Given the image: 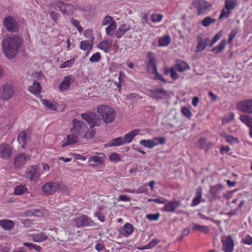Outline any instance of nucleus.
<instances>
[{"label": "nucleus", "mask_w": 252, "mask_h": 252, "mask_svg": "<svg viewBox=\"0 0 252 252\" xmlns=\"http://www.w3.org/2000/svg\"><path fill=\"white\" fill-rule=\"evenodd\" d=\"M32 237L33 241L38 243L45 241L48 238L47 235L43 232L33 234L32 235Z\"/></svg>", "instance_id": "2f4dec72"}, {"label": "nucleus", "mask_w": 252, "mask_h": 252, "mask_svg": "<svg viewBox=\"0 0 252 252\" xmlns=\"http://www.w3.org/2000/svg\"><path fill=\"white\" fill-rule=\"evenodd\" d=\"M28 189L26 185H20L17 186L14 188V193L15 195H21L26 192Z\"/></svg>", "instance_id": "ea45409f"}, {"label": "nucleus", "mask_w": 252, "mask_h": 252, "mask_svg": "<svg viewBox=\"0 0 252 252\" xmlns=\"http://www.w3.org/2000/svg\"><path fill=\"white\" fill-rule=\"evenodd\" d=\"M234 118V114L233 113H230L224 116L222 119V124L227 123L233 120Z\"/></svg>", "instance_id": "5fc2aeb1"}, {"label": "nucleus", "mask_w": 252, "mask_h": 252, "mask_svg": "<svg viewBox=\"0 0 252 252\" xmlns=\"http://www.w3.org/2000/svg\"><path fill=\"white\" fill-rule=\"evenodd\" d=\"M130 29V26L128 24H122L120 25L116 32V37L118 38H121L127 32L129 31Z\"/></svg>", "instance_id": "393cba45"}, {"label": "nucleus", "mask_w": 252, "mask_h": 252, "mask_svg": "<svg viewBox=\"0 0 252 252\" xmlns=\"http://www.w3.org/2000/svg\"><path fill=\"white\" fill-rule=\"evenodd\" d=\"M240 120L245 124L250 129L252 128V118L247 115H240Z\"/></svg>", "instance_id": "7c9ffc66"}, {"label": "nucleus", "mask_w": 252, "mask_h": 252, "mask_svg": "<svg viewBox=\"0 0 252 252\" xmlns=\"http://www.w3.org/2000/svg\"><path fill=\"white\" fill-rule=\"evenodd\" d=\"M167 199L162 197H159L155 199H148V202H154L158 204H164L166 203Z\"/></svg>", "instance_id": "052dcab7"}, {"label": "nucleus", "mask_w": 252, "mask_h": 252, "mask_svg": "<svg viewBox=\"0 0 252 252\" xmlns=\"http://www.w3.org/2000/svg\"><path fill=\"white\" fill-rule=\"evenodd\" d=\"M173 66L176 72H177V71L183 72L186 70L189 69V64L185 61L182 60L177 61Z\"/></svg>", "instance_id": "5701e85b"}, {"label": "nucleus", "mask_w": 252, "mask_h": 252, "mask_svg": "<svg viewBox=\"0 0 252 252\" xmlns=\"http://www.w3.org/2000/svg\"><path fill=\"white\" fill-rule=\"evenodd\" d=\"M181 113L188 119H190L192 116V114L189 107L187 106L182 107L181 110Z\"/></svg>", "instance_id": "c03bdc74"}, {"label": "nucleus", "mask_w": 252, "mask_h": 252, "mask_svg": "<svg viewBox=\"0 0 252 252\" xmlns=\"http://www.w3.org/2000/svg\"><path fill=\"white\" fill-rule=\"evenodd\" d=\"M109 145L111 147H114L125 145V143L122 137H118L112 139Z\"/></svg>", "instance_id": "c9c22d12"}, {"label": "nucleus", "mask_w": 252, "mask_h": 252, "mask_svg": "<svg viewBox=\"0 0 252 252\" xmlns=\"http://www.w3.org/2000/svg\"><path fill=\"white\" fill-rule=\"evenodd\" d=\"M82 119L87 122L91 129L95 126H100L101 122L95 113L92 112H87L81 114Z\"/></svg>", "instance_id": "0eeeda50"}, {"label": "nucleus", "mask_w": 252, "mask_h": 252, "mask_svg": "<svg viewBox=\"0 0 252 252\" xmlns=\"http://www.w3.org/2000/svg\"><path fill=\"white\" fill-rule=\"evenodd\" d=\"M3 24L6 29L10 32H15L17 30L16 21L11 16L5 17L3 20Z\"/></svg>", "instance_id": "dca6fc26"}, {"label": "nucleus", "mask_w": 252, "mask_h": 252, "mask_svg": "<svg viewBox=\"0 0 252 252\" xmlns=\"http://www.w3.org/2000/svg\"><path fill=\"white\" fill-rule=\"evenodd\" d=\"M163 73L165 75L170 74L172 79H178L179 77L178 73L175 71L173 66L171 68H169L167 66H164L163 68Z\"/></svg>", "instance_id": "c756f323"}, {"label": "nucleus", "mask_w": 252, "mask_h": 252, "mask_svg": "<svg viewBox=\"0 0 252 252\" xmlns=\"http://www.w3.org/2000/svg\"><path fill=\"white\" fill-rule=\"evenodd\" d=\"M192 229L194 231H199L207 234L209 232L208 226L201 225L198 224L193 223L192 224Z\"/></svg>", "instance_id": "72a5a7b5"}, {"label": "nucleus", "mask_w": 252, "mask_h": 252, "mask_svg": "<svg viewBox=\"0 0 252 252\" xmlns=\"http://www.w3.org/2000/svg\"><path fill=\"white\" fill-rule=\"evenodd\" d=\"M237 109L239 111L252 114V99L242 101L238 103Z\"/></svg>", "instance_id": "4468645a"}, {"label": "nucleus", "mask_w": 252, "mask_h": 252, "mask_svg": "<svg viewBox=\"0 0 252 252\" xmlns=\"http://www.w3.org/2000/svg\"><path fill=\"white\" fill-rule=\"evenodd\" d=\"M80 48L83 51H87L90 49V42L87 40L81 41Z\"/></svg>", "instance_id": "6e6d98bb"}, {"label": "nucleus", "mask_w": 252, "mask_h": 252, "mask_svg": "<svg viewBox=\"0 0 252 252\" xmlns=\"http://www.w3.org/2000/svg\"><path fill=\"white\" fill-rule=\"evenodd\" d=\"M24 246L28 247L30 251L32 250V249L36 250L37 252H40L41 250V247L37 245L29 243V242H25L23 244Z\"/></svg>", "instance_id": "8fccbe9b"}, {"label": "nucleus", "mask_w": 252, "mask_h": 252, "mask_svg": "<svg viewBox=\"0 0 252 252\" xmlns=\"http://www.w3.org/2000/svg\"><path fill=\"white\" fill-rule=\"evenodd\" d=\"M222 245V250L224 252H233L234 243L230 235L222 236L220 238Z\"/></svg>", "instance_id": "9b49d317"}, {"label": "nucleus", "mask_w": 252, "mask_h": 252, "mask_svg": "<svg viewBox=\"0 0 252 252\" xmlns=\"http://www.w3.org/2000/svg\"><path fill=\"white\" fill-rule=\"evenodd\" d=\"M79 137L75 134L71 133L64 137L61 142L62 146L64 147L67 145L78 143Z\"/></svg>", "instance_id": "a211bd4d"}, {"label": "nucleus", "mask_w": 252, "mask_h": 252, "mask_svg": "<svg viewBox=\"0 0 252 252\" xmlns=\"http://www.w3.org/2000/svg\"><path fill=\"white\" fill-rule=\"evenodd\" d=\"M226 45V41L225 40H222L220 44L217 46L215 47H214L212 49V52L216 51L217 53H219L222 51V50L224 49Z\"/></svg>", "instance_id": "49530a36"}, {"label": "nucleus", "mask_w": 252, "mask_h": 252, "mask_svg": "<svg viewBox=\"0 0 252 252\" xmlns=\"http://www.w3.org/2000/svg\"><path fill=\"white\" fill-rule=\"evenodd\" d=\"M222 33L221 32H218L216 33L214 36L212 40L210 42L209 46L210 47L212 46L216 42H217L221 37Z\"/></svg>", "instance_id": "0e129e2a"}, {"label": "nucleus", "mask_w": 252, "mask_h": 252, "mask_svg": "<svg viewBox=\"0 0 252 252\" xmlns=\"http://www.w3.org/2000/svg\"><path fill=\"white\" fill-rule=\"evenodd\" d=\"M220 135L224 138L226 142L230 145L238 144L240 142V140L237 137L232 136L227 134L226 133H220Z\"/></svg>", "instance_id": "cd10ccee"}, {"label": "nucleus", "mask_w": 252, "mask_h": 252, "mask_svg": "<svg viewBox=\"0 0 252 252\" xmlns=\"http://www.w3.org/2000/svg\"><path fill=\"white\" fill-rule=\"evenodd\" d=\"M50 15L52 20L56 23L57 22V21L60 16L59 13L53 11L50 13Z\"/></svg>", "instance_id": "338daca9"}, {"label": "nucleus", "mask_w": 252, "mask_h": 252, "mask_svg": "<svg viewBox=\"0 0 252 252\" xmlns=\"http://www.w3.org/2000/svg\"><path fill=\"white\" fill-rule=\"evenodd\" d=\"M163 18V15L161 14H153L151 16V20L154 23L160 22Z\"/></svg>", "instance_id": "bf43d9fd"}, {"label": "nucleus", "mask_w": 252, "mask_h": 252, "mask_svg": "<svg viewBox=\"0 0 252 252\" xmlns=\"http://www.w3.org/2000/svg\"><path fill=\"white\" fill-rule=\"evenodd\" d=\"M109 160L114 162L121 161L122 159L120 155L117 153H112L109 156Z\"/></svg>", "instance_id": "603ef678"}, {"label": "nucleus", "mask_w": 252, "mask_h": 252, "mask_svg": "<svg viewBox=\"0 0 252 252\" xmlns=\"http://www.w3.org/2000/svg\"><path fill=\"white\" fill-rule=\"evenodd\" d=\"M42 174V172L38 165H31L26 171L25 177L31 181L36 182Z\"/></svg>", "instance_id": "6e6552de"}, {"label": "nucleus", "mask_w": 252, "mask_h": 252, "mask_svg": "<svg viewBox=\"0 0 252 252\" xmlns=\"http://www.w3.org/2000/svg\"><path fill=\"white\" fill-rule=\"evenodd\" d=\"M75 59L72 58L70 60H67L60 65L61 68H65L71 67L75 63Z\"/></svg>", "instance_id": "09e8293b"}, {"label": "nucleus", "mask_w": 252, "mask_h": 252, "mask_svg": "<svg viewBox=\"0 0 252 252\" xmlns=\"http://www.w3.org/2000/svg\"><path fill=\"white\" fill-rule=\"evenodd\" d=\"M72 7L73 6L70 3L64 1H60L58 2L55 9L60 10L63 14L65 15L67 14Z\"/></svg>", "instance_id": "aec40b11"}, {"label": "nucleus", "mask_w": 252, "mask_h": 252, "mask_svg": "<svg viewBox=\"0 0 252 252\" xmlns=\"http://www.w3.org/2000/svg\"><path fill=\"white\" fill-rule=\"evenodd\" d=\"M155 141V143L157 144V146L158 144H164L166 142V138L165 137H155L153 139Z\"/></svg>", "instance_id": "69168bd1"}, {"label": "nucleus", "mask_w": 252, "mask_h": 252, "mask_svg": "<svg viewBox=\"0 0 252 252\" xmlns=\"http://www.w3.org/2000/svg\"><path fill=\"white\" fill-rule=\"evenodd\" d=\"M238 5V0H225L224 5L221 10L219 20H220L223 18H228L231 11L234 9Z\"/></svg>", "instance_id": "39448f33"}, {"label": "nucleus", "mask_w": 252, "mask_h": 252, "mask_svg": "<svg viewBox=\"0 0 252 252\" xmlns=\"http://www.w3.org/2000/svg\"><path fill=\"white\" fill-rule=\"evenodd\" d=\"M216 21V19L211 18L210 16H207L203 19L201 21V24L205 27H208L210 25L215 23Z\"/></svg>", "instance_id": "79ce46f5"}, {"label": "nucleus", "mask_w": 252, "mask_h": 252, "mask_svg": "<svg viewBox=\"0 0 252 252\" xmlns=\"http://www.w3.org/2000/svg\"><path fill=\"white\" fill-rule=\"evenodd\" d=\"M146 67L148 71L150 73L155 74L157 77H159L158 73L156 64H152L149 63H147Z\"/></svg>", "instance_id": "e433bc0d"}, {"label": "nucleus", "mask_w": 252, "mask_h": 252, "mask_svg": "<svg viewBox=\"0 0 252 252\" xmlns=\"http://www.w3.org/2000/svg\"><path fill=\"white\" fill-rule=\"evenodd\" d=\"M42 90L40 84L34 80L32 85L29 86L28 90L32 94L37 95L39 94Z\"/></svg>", "instance_id": "c85d7f7f"}, {"label": "nucleus", "mask_w": 252, "mask_h": 252, "mask_svg": "<svg viewBox=\"0 0 252 252\" xmlns=\"http://www.w3.org/2000/svg\"><path fill=\"white\" fill-rule=\"evenodd\" d=\"M42 190L46 194L51 195L57 192L66 193L68 187L62 182L50 181L41 186Z\"/></svg>", "instance_id": "7ed1b4c3"}, {"label": "nucleus", "mask_w": 252, "mask_h": 252, "mask_svg": "<svg viewBox=\"0 0 252 252\" xmlns=\"http://www.w3.org/2000/svg\"><path fill=\"white\" fill-rule=\"evenodd\" d=\"M22 43V38L18 36H8L3 39L1 42L3 54L8 58H14Z\"/></svg>", "instance_id": "f257e3e1"}, {"label": "nucleus", "mask_w": 252, "mask_h": 252, "mask_svg": "<svg viewBox=\"0 0 252 252\" xmlns=\"http://www.w3.org/2000/svg\"><path fill=\"white\" fill-rule=\"evenodd\" d=\"M112 46V40L110 39H104L97 45V47L105 53H108L111 51Z\"/></svg>", "instance_id": "6ab92c4d"}, {"label": "nucleus", "mask_w": 252, "mask_h": 252, "mask_svg": "<svg viewBox=\"0 0 252 252\" xmlns=\"http://www.w3.org/2000/svg\"><path fill=\"white\" fill-rule=\"evenodd\" d=\"M160 217L159 213H158L156 214H149L146 216V218L150 220H158Z\"/></svg>", "instance_id": "e2e57ef3"}, {"label": "nucleus", "mask_w": 252, "mask_h": 252, "mask_svg": "<svg viewBox=\"0 0 252 252\" xmlns=\"http://www.w3.org/2000/svg\"><path fill=\"white\" fill-rule=\"evenodd\" d=\"M242 241L245 244L249 245L252 244V238L249 235L246 236L245 237L242 239Z\"/></svg>", "instance_id": "774afa93"}, {"label": "nucleus", "mask_w": 252, "mask_h": 252, "mask_svg": "<svg viewBox=\"0 0 252 252\" xmlns=\"http://www.w3.org/2000/svg\"><path fill=\"white\" fill-rule=\"evenodd\" d=\"M202 189L201 188H197L196 190V196L193 199L192 201V206H196L198 205L201 202L202 198Z\"/></svg>", "instance_id": "473e14b6"}, {"label": "nucleus", "mask_w": 252, "mask_h": 252, "mask_svg": "<svg viewBox=\"0 0 252 252\" xmlns=\"http://www.w3.org/2000/svg\"><path fill=\"white\" fill-rule=\"evenodd\" d=\"M41 101L42 104L45 105L48 109L51 110H56L57 109L56 104L52 102L51 100L42 99Z\"/></svg>", "instance_id": "37998d69"}, {"label": "nucleus", "mask_w": 252, "mask_h": 252, "mask_svg": "<svg viewBox=\"0 0 252 252\" xmlns=\"http://www.w3.org/2000/svg\"><path fill=\"white\" fill-rule=\"evenodd\" d=\"M159 242L160 240L154 239L152 241H150L147 245L145 246L144 249H152L155 247Z\"/></svg>", "instance_id": "13d9d810"}, {"label": "nucleus", "mask_w": 252, "mask_h": 252, "mask_svg": "<svg viewBox=\"0 0 252 252\" xmlns=\"http://www.w3.org/2000/svg\"><path fill=\"white\" fill-rule=\"evenodd\" d=\"M29 132L27 131H22L18 135L17 140L22 148H25L30 141V138L28 136Z\"/></svg>", "instance_id": "4be33fe9"}, {"label": "nucleus", "mask_w": 252, "mask_h": 252, "mask_svg": "<svg viewBox=\"0 0 252 252\" xmlns=\"http://www.w3.org/2000/svg\"><path fill=\"white\" fill-rule=\"evenodd\" d=\"M70 131L71 133L75 134L78 137L86 139L93 138L95 134V129H89L85 122L76 119L72 120V126Z\"/></svg>", "instance_id": "f03ea898"}, {"label": "nucleus", "mask_w": 252, "mask_h": 252, "mask_svg": "<svg viewBox=\"0 0 252 252\" xmlns=\"http://www.w3.org/2000/svg\"><path fill=\"white\" fill-rule=\"evenodd\" d=\"M105 158V155L103 153H97V155L90 157L88 159V162L92 167L102 164L103 163V158Z\"/></svg>", "instance_id": "2eb2a0df"}, {"label": "nucleus", "mask_w": 252, "mask_h": 252, "mask_svg": "<svg viewBox=\"0 0 252 252\" xmlns=\"http://www.w3.org/2000/svg\"><path fill=\"white\" fill-rule=\"evenodd\" d=\"M158 45L160 47L167 46L171 42V38L169 35L161 37L158 39Z\"/></svg>", "instance_id": "f704fd0d"}, {"label": "nucleus", "mask_w": 252, "mask_h": 252, "mask_svg": "<svg viewBox=\"0 0 252 252\" xmlns=\"http://www.w3.org/2000/svg\"><path fill=\"white\" fill-rule=\"evenodd\" d=\"M133 231L132 225L129 223H126L123 227L119 229V232L125 237H128Z\"/></svg>", "instance_id": "b1692460"}, {"label": "nucleus", "mask_w": 252, "mask_h": 252, "mask_svg": "<svg viewBox=\"0 0 252 252\" xmlns=\"http://www.w3.org/2000/svg\"><path fill=\"white\" fill-rule=\"evenodd\" d=\"M101 54L99 52H96L93 54L90 58V61L91 63H98L101 59Z\"/></svg>", "instance_id": "864d4df0"}, {"label": "nucleus", "mask_w": 252, "mask_h": 252, "mask_svg": "<svg viewBox=\"0 0 252 252\" xmlns=\"http://www.w3.org/2000/svg\"><path fill=\"white\" fill-rule=\"evenodd\" d=\"M147 57L148 59L147 63L156 64L157 58L155 55L152 52H148L147 54Z\"/></svg>", "instance_id": "3c124183"}, {"label": "nucleus", "mask_w": 252, "mask_h": 252, "mask_svg": "<svg viewBox=\"0 0 252 252\" xmlns=\"http://www.w3.org/2000/svg\"><path fill=\"white\" fill-rule=\"evenodd\" d=\"M30 156L26 154L21 153L17 155L15 158L14 166L16 168H21L26 163V161L29 159Z\"/></svg>", "instance_id": "f3484780"}, {"label": "nucleus", "mask_w": 252, "mask_h": 252, "mask_svg": "<svg viewBox=\"0 0 252 252\" xmlns=\"http://www.w3.org/2000/svg\"><path fill=\"white\" fill-rule=\"evenodd\" d=\"M192 5L196 9L198 15L207 14L212 7L210 3L204 0H193Z\"/></svg>", "instance_id": "423d86ee"}, {"label": "nucleus", "mask_w": 252, "mask_h": 252, "mask_svg": "<svg viewBox=\"0 0 252 252\" xmlns=\"http://www.w3.org/2000/svg\"><path fill=\"white\" fill-rule=\"evenodd\" d=\"M113 21H115L113 20V18L109 15L106 16L103 19L102 22V26H106L110 25Z\"/></svg>", "instance_id": "680f3d73"}, {"label": "nucleus", "mask_w": 252, "mask_h": 252, "mask_svg": "<svg viewBox=\"0 0 252 252\" xmlns=\"http://www.w3.org/2000/svg\"><path fill=\"white\" fill-rule=\"evenodd\" d=\"M180 205L181 202L179 201H171L166 204L161 209V211L167 212H174L175 211L176 209L180 206Z\"/></svg>", "instance_id": "412c9836"}, {"label": "nucleus", "mask_w": 252, "mask_h": 252, "mask_svg": "<svg viewBox=\"0 0 252 252\" xmlns=\"http://www.w3.org/2000/svg\"><path fill=\"white\" fill-rule=\"evenodd\" d=\"M140 132V130L139 129H135L126 134L124 137H123L125 144L130 143L133 139L139 134Z\"/></svg>", "instance_id": "a878e982"}, {"label": "nucleus", "mask_w": 252, "mask_h": 252, "mask_svg": "<svg viewBox=\"0 0 252 252\" xmlns=\"http://www.w3.org/2000/svg\"><path fill=\"white\" fill-rule=\"evenodd\" d=\"M12 149L8 144L2 143L0 144V158L3 159H8L11 156Z\"/></svg>", "instance_id": "ddd939ff"}, {"label": "nucleus", "mask_w": 252, "mask_h": 252, "mask_svg": "<svg viewBox=\"0 0 252 252\" xmlns=\"http://www.w3.org/2000/svg\"><path fill=\"white\" fill-rule=\"evenodd\" d=\"M14 222L10 220L2 219L0 220V226L5 230H10L14 227Z\"/></svg>", "instance_id": "bb28decb"}, {"label": "nucleus", "mask_w": 252, "mask_h": 252, "mask_svg": "<svg viewBox=\"0 0 252 252\" xmlns=\"http://www.w3.org/2000/svg\"><path fill=\"white\" fill-rule=\"evenodd\" d=\"M97 112L105 124L111 123L114 122L117 115L115 110L107 105H101L98 106Z\"/></svg>", "instance_id": "20e7f679"}, {"label": "nucleus", "mask_w": 252, "mask_h": 252, "mask_svg": "<svg viewBox=\"0 0 252 252\" xmlns=\"http://www.w3.org/2000/svg\"><path fill=\"white\" fill-rule=\"evenodd\" d=\"M74 222L77 227H89L95 225V223L88 216L85 215H81L80 216L76 217L74 219Z\"/></svg>", "instance_id": "9d476101"}, {"label": "nucleus", "mask_w": 252, "mask_h": 252, "mask_svg": "<svg viewBox=\"0 0 252 252\" xmlns=\"http://www.w3.org/2000/svg\"><path fill=\"white\" fill-rule=\"evenodd\" d=\"M146 91L147 95L156 100L162 99L167 94V91L162 88L154 90H147Z\"/></svg>", "instance_id": "f8f14e48"}, {"label": "nucleus", "mask_w": 252, "mask_h": 252, "mask_svg": "<svg viewBox=\"0 0 252 252\" xmlns=\"http://www.w3.org/2000/svg\"><path fill=\"white\" fill-rule=\"evenodd\" d=\"M139 143L140 145L150 149L153 148L157 146V144L155 143L154 140L151 139L141 140L140 141Z\"/></svg>", "instance_id": "4c0bfd02"}, {"label": "nucleus", "mask_w": 252, "mask_h": 252, "mask_svg": "<svg viewBox=\"0 0 252 252\" xmlns=\"http://www.w3.org/2000/svg\"><path fill=\"white\" fill-rule=\"evenodd\" d=\"M70 22L74 26L76 27L79 32L82 33L83 29L82 27L80 26V23L78 20L74 19V18H72L70 20Z\"/></svg>", "instance_id": "4d7b16f0"}, {"label": "nucleus", "mask_w": 252, "mask_h": 252, "mask_svg": "<svg viewBox=\"0 0 252 252\" xmlns=\"http://www.w3.org/2000/svg\"><path fill=\"white\" fill-rule=\"evenodd\" d=\"M117 28V23L116 21H113L105 29V32L107 35L112 36L114 33L115 31Z\"/></svg>", "instance_id": "58836bf2"}, {"label": "nucleus", "mask_w": 252, "mask_h": 252, "mask_svg": "<svg viewBox=\"0 0 252 252\" xmlns=\"http://www.w3.org/2000/svg\"><path fill=\"white\" fill-rule=\"evenodd\" d=\"M206 47V43L203 39L199 40L196 45L195 52H200L203 51Z\"/></svg>", "instance_id": "a18cd8bd"}, {"label": "nucleus", "mask_w": 252, "mask_h": 252, "mask_svg": "<svg viewBox=\"0 0 252 252\" xmlns=\"http://www.w3.org/2000/svg\"><path fill=\"white\" fill-rule=\"evenodd\" d=\"M70 80H64L60 85L59 89L60 91L66 90L70 86Z\"/></svg>", "instance_id": "de8ad7c7"}, {"label": "nucleus", "mask_w": 252, "mask_h": 252, "mask_svg": "<svg viewBox=\"0 0 252 252\" xmlns=\"http://www.w3.org/2000/svg\"><path fill=\"white\" fill-rule=\"evenodd\" d=\"M222 188L223 187L221 184H218L212 187L210 189L211 194L215 197H218L220 195Z\"/></svg>", "instance_id": "a19ab883"}, {"label": "nucleus", "mask_w": 252, "mask_h": 252, "mask_svg": "<svg viewBox=\"0 0 252 252\" xmlns=\"http://www.w3.org/2000/svg\"><path fill=\"white\" fill-rule=\"evenodd\" d=\"M14 94L13 87L9 84L3 85L0 88V99L2 100H8Z\"/></svg>", "instance_id": "1a4fd4ad"}]
</instances>
